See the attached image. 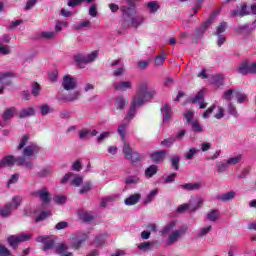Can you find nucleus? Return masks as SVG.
Masks as SVG:
<instances>
[{"label": "nucleus", "mask_w": 256, "mask_h": 256, "mask_svg": "<svg viewBox=\"0 0 256 256\" xmlns=\"http://www.w3.org/2000/svg\"><path fill=\"white\" fill-rule=\"evenodd\" d=\"M79 216L82 221H85V223H91V221L95 219V217L89 212H80Z\"/></svg>", "instance_id": "41"}, {"label": "nucleus", "mask_w": 256, "mask_h": 256, "mask_svg": "<svg viewBox=\"0 0 256 256\" xmlns=\"http://www.w3.org/2000/svg\"><path fill=\"white\" fill-rule=\"evenodd\" d=\"M216 169L218 173H225L229 169V164L227 162H218L216 163Z\"/></svg>", "instance_id": "46"}, {"label": "nucleus", "mask_w": 256, "mask_h": 256, "mask_svg": "<svg viewBox=\"0 0 256 256\" xmlns=\"http://www.w3.org/2000/svg\"><path fill=\"white\" fill-rule=\"evenodd\" d=\"M238 73L240 75H255L256 74V61L253 63L249 64V61H244L242 62L238 68H237Z\"/></svg>", "instance_id": "11"}, {"label": "nucleus", "mask_w": 256, "mask_h": 256, "mask_svg": "<svg viewBox=\"0 0 256 256\" xmlns=\"http://www.w3.org/2000/svg\"><path fill=\"white\" fill-rule=\"evenodd\" d=\"M90 133H91V130H89L87 128L80 130L78 133L79 139H81V140L89 139Z\"/></svg>", "instance_id": "55"}, {"label": "nucleus", "mask_w": 256, "mask_h": 256, "mask_svg": "<svg viewBox=\"0 0 256 256\" xmlns=\"http://www.w3.org/2000/svg\"><path fill=\"white\" fill-rule=\"evenodd\" d=\"M91 187H93V184H91V182H84L81 189L79 190L80 195H85V193H89V191H91Z\"/></svg>", "instance_id": "43"}, {"label": "nucleus", "mask_w": 256, "mask_h": 256, "mask_svg": "<svg viewBox=\"0 0 256 256\" xmlns=\"http://www.w3.org/2000/svg\"><path fill=\"white\" fill-rule=\"evenodd\" d=\"M127 5H123L120 8L121 13H123L124 9H133L134 11H137V5L141 3V0H126Z\"/></svg>", "instance_id": "28"}, {"label": "nucleus", "mask_w": 256, "mask_h": 256, "mask_svg": "<svg viewBox=\"0 0 256 256\" xmlns=\"http://www.w3.org/2000/svg\"><path fill=\"white\" fill-rule=\"evenodd\" d=\"M243 161V154H238L236 156H232L226 160L228 165H239V163Z\"/></svg>", "instance_id": "32"}, {"label": "nucleus", "mask_w": 256, "mask_h": 256, "mask_svg": "<svg viewBox=\"0 0 256 256\" xmlns=\"http://www.w3.org/2000/svg\"><path fill=\"white\" fill-rule=\"evenodd\" d=\"M211 25V18L203 23V25L196 29V33L194 34V37L196 39H201L203 37V34L209 29V26Z\"/></svg>", "instance_id": "24"}, {"label": "nucleus", "mask_w": 256, "mask_h": 256, "mask_svg": "<svg viewBox=\"0 0 256 256\" xmlns=\"http://www.w3.org/2000/svg\"><path fill=\"white\" fill-rule=\"evenodd\" d=\"M227 111L229 115H232V117H237V107L233 105V102H228Z\"/></svg>", "instance_id": "54"}, {"label": "nucleus", "mask_w": 256, "mask_h": 256, "mask_svg": "<svg viewBox=\"0 0 256 256\" xmlns=\"http://www.w3.org/2000/svg\"><path fill=\"white\" fill-rule=\"evenodd\" d=\"M158 171H159V167L155 164H152L145 169L144 175L147 179H151V177H154V175H157Z\"/></svg>", "instance_id": "26"}, {"label": "nucleus", "mask_w": 256, "mask_h": 256, "mask_svg": "<svg viewBox=\"0 0 256 256\" xmlns=\"http://www.w3.org/2000/svg\"><path fill=\"white\" fill-rule=\"evenodd\" d=\"M224 77L222 74H217V75H214L212 76L211 78V83L212 85H216L217 87H221V85H223V81H224Z\"/></svg>", "instance_id": "36"}, {"label": "nucleus", "mask_w": 256, "mask_h": 256, "mask_svg": "<svg viewBox=\"0 0 256 256\" xmlns=\"http://www.w3.org/2000/svg\"><path fill=\"white\" fill-rule=\"evenodd\" d=\"M15 163L18 167H25L26 171H33L34 169L33 161H31V159L25 157L15 158L13 155L5 156L0 160V169H3V167H13Z\"/></svg>", "instance_id": "4"}, {"label": "nucleus", "mask_w": 256, "mask_h": 256, "mask_svg": "<svg viewBox=\"0 0 256 256\" xmlns=\"http://www.w3.org/2000/svg\"><path fill=\"white\" fill-rule=\"evenodd\" d=\"M123 153H124L126 159H129V157H131V154L133 153L131 146L127 142L124 143Z\"/></svg>", "instance_id": "57"}, {"label": "nucleus", "mask_w": 256, "mask_h": 256, "mask_svg": "<svg viewBox=\"0 0 256 256\" xmlns=\"http://www.w3.org/2000/svg\"><path fill=\"white\" fill-rule=\"evenodd\" d=\"M160 111H161L163 123H170L173 117V109L171 108V106H169V104L167 103H164L161 106Z\"/></svg>", "instance_id": "18"}, {"label": "nucleus", "mask_w": 256, "mask_h": 256, "mask_svg": "<svg viewBox=\"0 0 256 256\" xmlns=\"http://www.w3.org/2000/svg\"><path fill=\"white\" fill-rule=\"evenodd\" d=\"M147 7L150 13H157L159 11V3L155 1H151L147 3Z\"/></svg>", "instance_id": "49"}, {"label": "nucleus", "mask_w": 256, "mask_h": 256, "mask_svg": "<svg viewBox=\"0 0 256 256\" xmlns=\"http://www.w3.org/2000/svg\"><path fill=\"white\" fill-rule=\"evenodd\" d=\"M139 181H141V179L139 178L138 175L127 176L125 178L126 185H137Z\"/></svg>", "instance_id": "39"}, {"label": "nucleus", "mask_w": 256, "mask_h": 256, "mask_svg": "<svg viewBox=\"0 0 256 256\" xmlns=\"http://www.w3.org/2000/svg\"><path fill=\"white\" fill-rule=\"evenodd\" d=\"M155 95H157V91L155 88H149V82L143 81L138 85V89L136 94L133 96L130 110L125 118V121L129 123L131 119H133L137 113V108L143 107L145 103H149Z\"/></svg>", "instance_id": "1"}, {"label": "nucleus", "mask_w": 256, "mask_h": 256, "mask_svg": "<svg viewBox=\"0 0 256 256\" xmlns=\"http://www.w3.org/2000/svg\"><path fill=\"white\" fill-rule=\"evenodd\" d=\"M212 230L213 227L211 225L201 228L198 232V237H206V235H209V233H211Z\"/></svg>", "instance_id": "48"}, {"label": "nucleus", "mask_w": 256, "mask_h": 256, "mask_svg": "<svg viewBox=\"0 0 256 256\" xmlns=\"http://www.w3.org/2000/svg\"><path fill=\"white\" fill-rule=\"evenodd\" d=\"M227 29V22H221L219 26L216 28L214 35H223Z\"/></svg>", "instance_id": "51"}, {"label": "nucleus", "mask_w": 256, "mask_h": 256, "mask_svg": "<svg viewBox=\"0 0 256 256\" xmlns=\"http://www.w3.org/2000/svg\"><path fill=\"white\" fill-rule=\"evenodd\" d=\"M112 87L115 91H127L128 89H133V82L131 81H119L112 82Z\"/></svg>", "instance_id": "19"}, {"label": "nucleus", "mask_w": 256, "mask_h": 256, "mask_svg": "<svg viewBox=\"0 0 256 256\" xmlns=\"http://www.w3.org/2000/svg\"><path fill=\"white\" fill-rule=\"evenodd\" d=\"M171 165L174 171H179V163L181 161V157L179 155L173 156L171 159Z\"/></svg>", "instance_id": "42"}, {"label": "nucleus", "mask_w": 256, "mask_h": 256, "mask_svg": "<svg viewBox=\"0 0 256 256\" xmlns=\"http://www.w3.org/2000/svg\"><path fill=\"white\" fill-rule=\"evenodd\" d=\"M48 217H51V212L43 211L38 215V217H36V223H39V221H45Z\"/></svg>", "instance_id": "58"}, {"label": "nucleus", "mask_w": 256, "mask_h": 256, "mask_svg": "<svg viewBox=\"0 0 256 256\" xmlns=\"http://www.w3.org/2000/svg\"><path fill=\"white\" fill-rule=\"evenodd\" d=\"M199 153V150L197 148H190L188 152H186L185 157L188 159V161H191L195 155Z\"/></svg>", "instance_id": "56"}, {"label": "nucleus", "mask_w": 256, "mask_h": 256, "mask_svg": "<svg viewBox=\"0 0 256 256\" xmlns=\"http://www.w3.org/2000/svg\"><path fill=\"white\" fill-rule=\"evenodd\" d=\"M13 253H11V250L7 248L5 245L0 244V256H11Z\"/></svg>", "instance_id": "60"}, {"label": "nucleus", "mask_w": 256, "mask_h": 256, "mask_svg": "<svg viewBox=\"0 0 256 256\" xmlns=\"http://www.w3.org/2000/svg\"><path fill=\"white\" fill-rule=\"evenodd\" d=\"M108 237L107 233L100 234L96 236L94 240L95 247H102V245H105V239Z\"/></svg>", "instance_id": "35"}, {"label": "nucleus", "mask_w": 256, "mask_h": 256, "mask_svg": "<svg viewBox=\"0 0 256 256\" xmlns=\"http://www.w3.org/2000/svg\"><path fill=\"white\" fill-rule=\"evenodd\" d=\"M31 197H37L43 205H49L51 203V193L47 187H42L30 193Z\"/></svg>", "instance_id": "10"}, {"label": "nucleus", "mask_w": 256, "mask_h": 256, "mask_svg": "<svg viewBox=\"0 0 256 256\" xmlns=\"http://www.w3.org/2000/svg\"><path fill=\"white\" fill-rule=\"evenodd\" d=\"M132 161V163H137V161H141V154L137 152H132L129 156V158Z\"/></svg>", "instance_id": "63"}, {"label": "nucleus", "mask_w": 256, "mask_h": 256, "mask_svg": "<svg viewBox=\"0 0 256 256\" xmlns=\"http://www.w3.org/2000/svg\"><path fill=\"white\" fill-rule=\"evenodd\" d=\"M230 13L231 17H245L247 15H251L246 3H241L240 6L236 7L234 10H231Z\"/></svg>", "instance_id": "17"}, {"label": "nucleus", "mask_w": 256, "mask_h": 256, "mask_svg": "<svg viewBox=\"0 0 256 256\" xmlns=\"http://www.w3.org/2000/svg\"><path fill=\"white\" fill-rule=\"evenodd\" d=\"M87 234H76L71 236V246L72 249H79L83 243L87 241Z\"/></svg>", "instance_id": "16"}, {"label": "nucleus", "mask_w": 256, "mask_h": 256, "mask_svg": "<svg viewBox=\"0 0 256 256\" xmlns=\"http://www.w3.org/2000/svg\"><path fill=\"white\" fill-rule=\"evenodd\" d=\"M109 135H111V132H109V131L102 132V133L96 138L97 143H103V142L105 141V139H109Z\"/></svg>", "instance_id": "59"}, {"label": "nucleus", "mask_w": 256, "mask_h": 256, "mask_svg": "<svg viewBox=\"0 0 256 256\" xmlns=\"http://www.w3.org/2000/svg\"><path fill=\"white\" fill-rule=\"evenodd\" d=\"M37 243H42V251H49L55 249V238L53 236H38Z\"/></svg>", "instance_id": "12"}, {"label": "nucleus", "mask_w": 256, "mask_h": 256, "mask_svg": "<svg viewBox=\"0 0 256 256\" xmlns=\"http://www.w3.org/2000/svg\"><path fill=\"white\" fill-rule=\"evenodd\" d=\"M127 127H129V123H122L118 126V134L120 135L122 141H125V135L127 133Z\"/></svg>", "instance_id": "38"}, {"label": "nucleus", "mask_w": 256, "mask_h": 256, "mask_svg": "<svg viewBox=\"0 0 256 256\" xmlns=\"http://www.w3.org/2000/svg\"><path fill=\"white\" fill-rule=\"evenodd\" d=\"M33 115H35V108L33 107L24 108L19 112L20 119H27V117H33Z\"/></svg>", "instance_id": "27"}, {"label": "nucleus", "mask_w": 256, "mask_h": 256, "mask_svg": "<svg viewBox=\"0 0 256 256\" xmlns=\"http://www.w3.org/2000/svg\"><path fill=\"white\" fill-rule=\"evenodd\" d=\"M201 207H203V198H196L194 201H189V203L178 206L177 213H184L187 210L190 211V213H195V211L201 209Z\"/></svg>", "instance_id": "7"}, {"label": "nucleus", "mask_w": 256, "mask_h": 256, "mask_svg": "<svg viewBox=\"0 0 256 256\" xmlns=\"http://www.w3.org/2000/svg\"><path fill=\"white\" fill-rule=\"evenodd\" d=\"M125 75V67H119L112 72V77H123Z\"/></svg>", "instance_id": "61"}, {"label": "nucleus", "mask_w": 256, "mask_h": 256, "mask_svg": "<svg viewBox=\"0 0 256 256\" xmlns=\"http://www.w3.org/2000/svg\"><path fill=\"white\" fill-rule=\"evenodd\" d=\"M175 138L173 136H170L168 138H165L163 141L160 142V145L162 147H173V145H175Z\"/></svg>", "instance_id": "40"}, {"label": "nucleus", "mask_w": 256, "mask_h": 256, "mask_svg": "<svg viewBox=\"0 0 256 256\" xmlns=\"http://www.w3.org/2000/svg\"><path fill=\"white\" fill-rule=\"evenodd\" d=\"M85 27H91V21L89 20L81 21L74 26V29L76 31H81V29H84Z\"/></svg>", "instance_id": "44"}, {"label": "nucleus", "mask_w": 256, "mask_h": 256, "mask_svg": "<svg viewBox=\"0 0 256 256\" xmlns=\"http://www.w3.org/2000/svg\"><path fill=\"white\" fill-rule=\"evenodd\" d=\"M157 195H159L158 189L151 190L150 193L143 200V205H149V203L155 200V197H157Z\"/></svg>", "instance_id": "30"}, {"label": "nucleus", "mask_w": 256, "mask_h": 256, "mask_svg": "<svg viewBox=\"0 0 256 256\" xmlns=\"http://www.w3.org/2000/svg\"><path fill=\"white\" fill-rule=\"evenodd\" d=\"M24 148V149H23ZM22 151V155L20 157H24L25 159H29V157H35L37 153H39V146L35 143L29 144V135H24L18 145V150Z\"/></svg>", "instance_id": "5"}, {"label": "nucleus", "mask_w": 256, "mask_h": 256, "mask_svg": "<svg viewBox=\"0 0 256 256\" xmlns=\"http://www.w3.org/2000/svg\"><path fill=\"white\" fill-rule=\"evenodd\" d=\"M215 109H217V105L212 104V105L202 114L203 119H209V117H211V115L213 114V111H215Z\"/></svg>", "instance_id": "53"}, {"label": "nucleus", "mask_w": 256, "mask_h": 256, "mask_svg": "<svg viewBox=\"0 0 256 256\" xmlns=\"http://www.w3.org/2000/svg\"><path fill=\"white\" fill-rule=\"evenodd\" d=\"M15 211L13 209V204H6L1 210L0 215L1 217H9L11 215V212Z\"/></svg>", "instance_id": "33"}, {"label": "nucleus", "mask_w": 256, "mask_h": 256, "mask_svg": "<svg viewBox=\"0 0 256 256\" xmlns=\"http://www.w3.org/2000/svg\"><path fill=\"white\" fill-rule=\"evenodd\" d=\"M165 157H167L166 150L155 151L150 154V159L153 163H163V161H165Z\"/></svg>", "instance_id": "20"}, {"label": "nucleus", "mask_w": 256, "mask_h": 256, "mask_svg": "<svg viewBox=\"0 0 256 256\" xmlns=\"http://www.w3.org/2000/svg\"><path fill=\"white\" fill-rule=\"evenodd\" d=\"M184 117L186 119V122L190 125L191 130L194 133H203V131H205V129L203 128V125L199 123V120L194 119L195 112H193L192 110L186 111L184 113Z\"/></svg>", "instance_id": "6"}, {"label": "nucleus", "mask_w": 256, "mask_h": 256, "mask_svg": "<svg viewBox=\"0 0 256 256\" xmlns=\"http://www.w3.org/2000/svg\"><path fill=\"white\" fill-rule=\"evenodd\" d=\"M32 237L33 235L29 233H24L20 235H11L7 238V242L12 249H17L19 247V243H25V241H31Z\"/></svg>", "instance_id": "8"}, {"label": "nucleus", "mask_w": 256, "mask_h": 256, "mask_svg": "<svg viewBox=\"0 0 256 256\" xmlns=\"http://www.w3.org/2000/svg\"><path fill=\"white\" fill-rule=\"evenodd\" d=\"M67 249H69L67 244L62 243V244H59L58 246H56L55 252L59 255L61 253H65V251H67Z\"/></svg>", "instance_id": "62"}, {"label": "nucleus", "mask_w": 256, "mask_h": 256, "mask_svg": "<svg viewBox=\"0 0 256 256\" xmlns=\"http://www.w3.org/2000/svg\"><path fill=\"white\" fill-rule=\"evenodd\" d=\"M15 113H17V109L15 107L7 108L2 115V119L4 121H9L15 117Z\"/></svg>", "instance_id": "29"}, {"label": "nucleus", "mask_w": 256, "mask_h": 256, "mask_svg": "<svg viewBox=\"0 0 256 256\" xmlns=\"http://www.w3.org/2000/svg\"><path fill=\"white\" fill-rule=\"evenodd\" d=\"M70 181V185L73 187H80L81 183H83V176L74 173H67L61 180V183H67Z\"/></svg>", "instance_id": "13"}, {"label": "nucleus", "mask_w": 256, "mask_h": 256, "mask_svg": "<svg viewBox=\"0 0 256 256\" xmlns=\"http://www.w3.org/2000/svg\"><path fill=\"white\" fill-rule=\"evenodd\" d=\"M205 101V92L203 90H200L198 94L191 99V103H199L200 109H206L207 108V103Z\"/></svg>", "instance_id": "21"}, {"label": "nucleus", "mask_w": 256, "mask_h": 256, "mask_svg": "<svg viewBox=\"0 0 256 256\" xmlns=\"http://www.w3.org/2000/svg\"><path fill=\"white\" fill-rule=\"evenodd\" d=\"M178 223L179 222L177 220H172L168 222L160 231V235H168V238L166 240L167 246L175 245V243H177V241H179V239H181L183 235L187 233V225H181L177 229Z\"/></svg>", "instance_id": "2"}, {"label": "nucleus", "mask_w": 256, "mask_h": 256, "mask_svg": "<svg viewBox=\"0 0 256 256\" xmlns=\"http://www.w3.org/2000/svg\"><path fill=\"white\" fill-rule=\"evenodd\" d=\"M153 245V242H143L140 243L138 248L140 249V251H151V249H153Z\"/></svg>", "instance_id": "52"}, {"label": "nucleus", "mask_w": 256, "mask_h": 256, "mask_svg": "<svg viewBox=\"0 0 256 256\" xmlns=\"http://www.w3.org/2000/svg\"><path fill=\"white\" fill-rule=\"evenodd\" d=\"M61 85L65 91H73L77 89V79L71 75H65Z\"/></svg>", "instance_id": "14"}, {"label": "nucleus", "mask_w": 256, "mask_h": 256, "mask_svg": "<svg viewBox=\"0 0 256 256\" xmlns=\"http://www.w3.org/2000/svg\"><path fill=\"white\" fill-rule=\"evenodd\" d=\"M75 63H77L78 67H83V65H87V57L83 54H77L74 57Z\"/></svg>", "instance_id": "37"}, {"label": "nucleus", "mask_w": 256, "mask_h": 256, "mask_svg": "<svg viewBox=\"0 0 256 256\" xmlns=\"http://www.w3.org/2000/svg\"><path fill=\"white\" fill-rule=\"evenodd\" d=\"M127 105V101L123 96L116 97V107L117 109H125V106Z\"/></svg>", "instance_id": "45"}, {"label": "nucleus", "mask_w": 256, "mask_h": 256, "mask_svg": "<svg viewBox=\"0 0 256 256\" xmlns=\"http://www.w3.org/2000/svg\"><path fill=\"white\" fill-rule=\"evenodd\" d=\"M179 189H183L184 191H199L203 185L201 182H196V183H186V184H181L178 186Z\"/></svg>", "instance_id": "22"}, {"label": "nucleus", "mask_w": 256, "mask_h": 256, "mask_svg": "<svg viewBox=\"0 0 256 256\" xmlns=\"http://www.w3.org/2000/svg\"><path fill=\"white\" fill-rule=\"evenodd\" d=\"M38 36L40 39H46L48 41H51V40L55 39V37H57V33L53 32V31H42L39 33Z\"/></svg>", "instance_id": "31"}, {"label": "nucleus", "mask_w": 256, "mask_h": 256, "mask_svg": "<svg viewBox=\"0 0 256 256\" xmlns=\"http://www.w3.org/2000/svg\"><path fill=\"white\" fill-rule=\"evenodd\" d=\"M123 17V27H134L137 29V27H140V25H143L145 18L142 15L137 14V10H134L133 8H124L122 12Z\"/></svg>", "instance_id": "3"}, {"label": "nucleus", "mask_w": 256, "mask_h": 256, "mask_svg": "<svg viewBox=\"0 0 256 256\" xmlns=\"http://www.w3.org/2000/svg\"><path fill=\"white\" fill-rule=\"evenodd\" d=\"M232 97H235L237 100V103H240V104L245 103V101H247V94L237 89L226 90L222 96V98L225 99V101H231Z\"/></svg>", "instance_id": "9"}, {"label": "nucleus", "mask_w": 256, "mask_h": 256, "mask_svg": "<svg viewBox=\"0 0 256 256\" xmlns=\"http://www.w3.org/2000/svg\"><path fill=\"white\" fill-rule=\"evenodd\" d=\"M235 197H237V192H235V191H229L224 194H219L216 196L218 201H223L224 203L233 201V199H235Z\"/></svg>", "instance_id": "23"}, {"label": "nucleus", "mask_w": 256, "mask_h": 256, "mask_svg": "<svg viewBox=\"0 0 256 256\" xmlns=\"http://www.w3.org/2000/svg\"><path fill=\"white\" fill-rule=\"evenodd\" d=\"M53 201L56 203V205H64V203H67V196L56 195L53 197Z\"/></svg>", "instance_id": "47"}, {"label": "nucleus", "mask_w": 256, "mask_h": 256, "mask_svg": "<svg viewBox=\"0 0 256 256\" xmlns=\"http://www.w3.org/2000/svg\"><path fill=\"white\" fill-rule=\"evenodd\" d=\"M21 198L19 196H15L12 199V203H10L9 205H12V208L15 210L17 209V207H19V205H21Z\"/></svg>", "instance_id": "64"}, {"label": "nucleus", "mask_w": 256, "mask_h": 256, "mask_svg": "<svg viewBox=\"0 0 256 256\" xmlns=\"http://www.w3.org/2000/svg\"><path fill=\"white\" fill-rule=\"evenodd\" d=\"M141 201V194L140 193H135L130 195L128 198L124 200L125 205L128 207H131L132 205H137Z\"/></svg>", "instance_id": "25"}, {"label": "nucleus", "mask_w": 256, "mask_h": 256, "mask_svg": "<svg viewBox=\"0 0 256 256\" xmlns=\"http://www.w3.org/2000/svg\"><path fill=\"white\" fill-rule=\"evenodd\" d=\"M80 97L81 92L77 90L68 95L58 94L57 99L60 103H73V101H77Z\"/></svg>", "instance_id": "15"}, {"label": "nucleus", "mask_w": 256, "mask_h": 256, "mask_svg": "<svg viewBox=\"0 0 256 256\" xmlns=\"http://www.w3.org/2000/svg\"><path fill=\"white\" fill-rule=\"evenodd\" d=\"M208 221L215 222L219 219V211L218 210H212L207 214Z\"/></svg>", "instance_id": "50"}, {"label": "nucleus", "mask_w": 256, "mask_h": 256, "mask_svg": "<svg viewBox=\"0 0 256 256\" xmlns=\"http://www.w3.org/2000/svg\"><path fill=\"white\" fill-rule=\"evenodd\" d=\"M55 109L51 106H49V104H42L40 106V113L43 117L49 115V113H54Z\"/></svg>", "instance_id": "34"}]
</instances>
